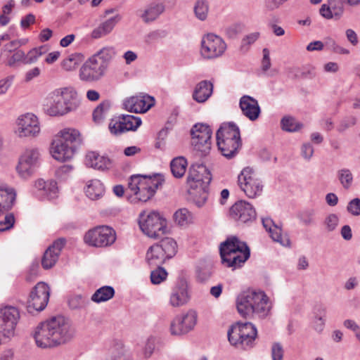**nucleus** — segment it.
<instances>
[{"label":"nucleus","mask_w":360,"mask_h":360,"mask_svg":"<svg viewBox=\"0 0 360 360\" xmlns=\"http://www.w3.org/2000/svg\"><path fill=\"white\" fill-rule=\"evenodd\" d=\"M74 330L63 316H54L41 322L34 329V338L38 347L54 348L70 341Z\"/></svg>","instance_id":"f257e3e1"},{"label":"nucleus","mask_w":360,"mask_h":360,"mask_svg":"<svg viewBox=\"0 0 360 360\" xmlns=\"http://www.w3.org/2000/svg\"><path fill=\"white\" fill-rule=\"evenodd\" d=\"M236 308L244 318L264 319L270 315L272 302L264 291L248 290L237 297Z\"/></svg>","instance_id":"f03ea898"},{"label":"nucleus","mask_w":360,"mask_h":360,"mask_svg":"<svg viewBox=\"0 0 360 360\" xmlns=\"http://www.w3.org/2000/svg\"><path fill=\"white\" fill-rule=\"evenodd\" d=\"M116 54L112 46H105L89 58L82 65L79 77L82 81L94 82L101 79L109 65L111 60Z\"/></svg>","instance_id":"7ed1b4c3"},{"label":"nucleus","mask_w":360,"mask_h":360,"mask_svg":"<svg viewBox=\"0 0 360 360\" xmlns=\"http://www.w3.org/2000/svg\"><path fill=\"white\" fill-rule=\"evenodd\" d=\"M77 91L71 86L56 89L49 94L44 110L49 116H63L77 108Z\"/></svg>","instance_id":"20e7f679"},{"label":"nucleus","mask_w":360,"mask_h":360,"mask_svg":"<svg viewBox=\"0 0 360 360\" xmlns=\"http://www.w3.org/2000/svg\"><path fill=\"white\" fill-rule=\"evenodd\" d=\"M212 180V176L203 165H193L188 171L187 184L191 195L200 194V197L194 198L195 205L200 207L204 205L207 198V189Z\"/></svg>","instance_id":"39448f33"},{"label":"nucleus","mask_w":360,"mask_h":360,"mask_svg":"<svg viewBox=\"0 0 360 360\" xmlns=\"http://www.w3.org/2000/svg\"><path fill=\"white\" fill-rule=\"evenodd\" d=\"M221 262L227 267L236 269L241 266L250 255L247 244L236 236H231L219 247Z\"/></svg>","instance_id":"423d86ee"},{"label":"nucleus","mask_w":360,"mask_h":360,"mask_svg":"<svg viewBox=\"0 0 360 360\" xmlns=\"http://www.w3.org/2000/svg\"><path fill=\"white\" fill-rule=\"evenodd\" d=\"M165 179L160 174L153 175H132L128 183V188L141 202L151 199L156 191L162 186Z\"/></svg>","instance_id":"0eeeda50"},{"label":"nucleus","mask_w":360,"mask_h":360,"mask_svg":"<svg viewBox=\"0 0 360 360\" xmlns=\"http://www.w3.org/2000/svg\"><path fill=\"white\" fill-rule=\"evenodd\" d=\"M217 144L222 155L228 159L234 157L241 146L238 127L233 123H224L217 131Z\"/></svg>","instance_id":"6e6552de"},{"label":"nucleus","mask_w":360,"mask_h":360,"mask_svg":"<svg viewBox=\"0 0 360 360\" xmlns=\"http://www.w3.org/2000/svg\"><path fill=\"white\" fill-rule=\"evenodd\" d=\"M227 335L231 345L239 349H247L254 346L257 330L250 322H238L230 327Z\"/></svg>","instance_id":"1a4fd4ad"},{"label":"nucleus","mask_w":360,"mask_h":360,"mask_svg":"<svg viewBox=\"0 0 360 360\" xmlns=\"http://www.w3.org/2000/svg\"><path fill=\"white\" fill-rule=\"evenodd\" d=\"M139 224L143 233L150 238L155 239L166 233V219L157 212L141 213Z\"/></svg>","instance_id":"9d476101"},{"label":"nucleus","mask_w":360,"mask_h":360,"mask_svg":"<svg viewBox=\"0 0 360 360\" xmlns=\"http://www.w3.org/2000/svg\"><path fill=\"white\" fill-rule=\"evenodd\" d=\"M41 153L38 148L29 147L19 157L16 172L22 179L31 177L40 165Z\"/></svg>","instance_id":"9b49d317"},{"label":"nucleus","mask_w":360,"mask_h":360,"mask_svg":"<svg viewBox=\"0 0 360 360\" xmlns=\"http://www.w3.org/2000/svg\"><path fill=\"white\" fill-rule=\"evenodd\" d=\"M240 188L250 198L259 196L263 191V184L255 171L250 167H245L238 176Z\"/></svg>","instance_id":"f8f14e48"},{"label":"nucleus","mask_w":360,"mask_h":360,"mask_svg":"<svg viewBox=\"0 0 360 360\" xmlns=\"http://www.w3.org/2000/svg\"><path fill=\"white\" fill-rule=\"evenodd\" d=\"M41 132L39 118L33 113L20 115L16 120L15 134L19 138H35Z\"/></svg>","instance_id":"ddd939ff"},{"label":"nucleus","mask_w":360,"mask_h":360,"mask_svg":"<svg viewBox=\"0 0 360 360\" xmlns=\"http://www.w3.org/2000/svg\"><path fill=\"white\" fill-rule=\"evenodd\" d=\"M115 231L107 226H101L89 230L86 233L84 242L94 247H106L115 241Z\"/></svg>","instance_id":"4468645a"},{"label":"nucleus","mask_w":360,"mask_h":360,"mask_svg":"<svg viewBox=\"0 0 360 360\" xmlns=\"http://www.w3.org/2000/svg\"><path fill=\"white\" fill-rule=\"evenodd\" d=\"M226 44L221 37L212 33L203 36L201 41V56L206 59H212L223 55Z\"/></svg>","instance_id":"2eb2a0df"},{"label":"nucleus","mask_w":360,"mask_h":360,"mask_svg":"<svg viewBox=\"0 0 360 360\" xmlns=\"http://www.w3.org/2000/svg\"><path fill=\"white\" fill-rule=\"evenodd\" d=\"M212 129L204 124H195L191 130V144L194 149L206 154L211 148Z\"/></svg>","instance_id":"dca6fc26"},{"label":"nucleus","mask_w":360,"mask_h":360,"mask_svg":"<svg viewBox=\"0 0 360 360\" xmlns=\"http://www.w3.org/2000/svg\"><path fill=\"white\" fill-rule=\"evenodd\" d=\"M20 319L18 309L12 306L0 309V334L7 338L15 335V330Z\"/></svg>","instance_id":"f3484780"},{"label":"nucleus","mask_w":360,"mask_h":360,"mask_svg":"<svg viewBox=\"0 0 360 360\" xmlns=\"http://www.w3.org/2000/svg\"><path fill=\"white\" fill-rule=\"evenodd\" d=\"M50 295L48 285L44 282H39L32 289L27 302V311L30 313L40 311L46 307Z\"/></svg>","instance_id":"a211bd4d"},{"label":"nucleus","mask_w":360,"mask_h":360,"mask_svg":"<svg viewBox=\"0 0 360 360\" xmlns=\"http://www.w3.org/2000/svg\"><path fill=\"white\" fill-rule=\"evenodd\" d=\"M195 311L188 310L186 314L176 316L171 322L170 332L174 335L186 334L193 330L197 323Z\"/></svg>","instance_id":"6ab92c4d"},{"label":"nucleus","mask_w":360,"mask_h":360,"mask_svg":"<svg viewBox=\"0 0 360 360\" xmlns=\"http://www.w3.org/2000/svg\"><path fill=\"white\" fill-rule=\"evenodd\" d=\"M141 120L139 117L130 115H122L112 118L109 123V130L114 135H119L128 131H135L141 125Z\"/></svg>","instance_id":"aec40b11"},{"label":"nucleus","mask_w":360,"mask_h":360,"mask_svg":"<svg viewBox=\"0 0 360 360\" xmlns=\"http://www.w3.org/2000/svg\"><path fill=\"white\" fill-rule=\"evenodd\" d=\"M191 293L186 280H179L171 290L169 304L172 307H181L188 303Z\"/></svg>","instance_id":"412c9836"},{"label":"nucleus","mask_w":360,"mask_h":360,"mask_svg":"<svg viewBox=\"0 0 360 360\" xmlns=\"http://www.w3.org/2000/svg\"><path fill=\"white\" fill-rule=\"evenodd\" d=\"M230 216L233 220L245 224L255 219L256 211L250 203L240 200L231 207Z\"/></svg>","instance_id":"4be33fe9"},{"label":"nucleus","mask_w":360,"mask_h":360,"mask_svg":"<svg viewBox=\"0 0 360 360\" xmlns=\"http://www.w3.org/2000/svg\"><path fill=\"white\" fill-rule=\"evenodd\" d=\"M155 103L153 97L147 94L131 96L124 100V108L127 111L143 113L148 111Z\"/></svg>","instance_id":"5701e85b"},{"label":"nucleus","mask_w":360,"mask_h":360,"mask_svg":"<svg viewBox=\"0 0 360 360\" xmlns=\"http://www.w3.org/2000/svg\"><path fill=\"white\" fill-rule=\"evenodd\" d=\"M65 243V239L60 238L47 248L41 259V265L44 269H51L56 264Z\"/></svg>","instance_id":"b1692460"},{"label":"nucleus","mask_w":360,"mask_h":360,"mask_svg":"<svg viewBox=\"0 0 360 360\" xmlns=\"http://www.w3.org/2000/svg\"><path fill=\"white\" fill-rule=\"evenodd\" d=\"M77 150L62 141L54 137L50 148L52 157L59 162H66L71 160Z\"/></svg>","instance_id":"393cba45"},{"label":"nucleus","mask_w":360,"mask_h":360,"mask_svg":"<svg viewBox=\"0 0 360 360\" xmlns=\"http://www.w3.org/2000/svg\"><path fill=\"white\" fill-rule=\"evenodd\" d=\"M262 221L264 228L269 233L270 237L274 241L279 243L283 246H289L290 245V240L288 235L283 233L280 225L275 224L269 217L263 218Z\"/></svg>","instance_id":"a878e982"},{"label":"nucleus","mask_w":360,"mask_h":360,"mask_svg":"<svg viewBox=\"0 0 360 360\" xmlns=\"http://www.w3.org/2000/svg\"><path fill=\"white\" fill-rule=\"evenodd\" d=\"M240 108L243 114L250 120H256L261 112L258 102L250 96H243L240 99Z\"/></svg>","instance_id":"bb28decb"},{"label":"nucleus","mask_w":360,"mask_h":360,"mask_svg":"<svg viewBox=\"0 0 360 360\" xmlns=\"http://www.w3.org/2000/svg\"><path fill=\"white\" fill-rule=\"evenodd\" d=\"M54 137L70 146H73L76 150L82 144L83 141L80 132L75 128H64L60 130Z\"/></svg>","instance_id":"cd10ccee"},{"label":"nucleus","mask_w":360,"mask_h":360,"mask_svg":"<svg viewBox=\"0 0 360 360\" xmlns=\"http://www.w3.org/2000/svg\"><path fill=\"white\" fill-rule=\"evenodd\" d=\"M85 162L88 167L102 171L108 169L111 166V160L108 157L94 151L86 154Z\"/></svg>","instance_id":"c85d7f7f"},{"label":"nucleus","mask_w":360,"mask_h":360,"mask_svg":"<svg viewBox=\"0 0 360 360\" xmlns=\"http://www.w3.org/2000/svg\"><path fill=\"white\" fill-rule=\"evenodd\" d=\"M34 187L40 193L39 195L49 200L54 199L57 197L58 192L57 183L53 180L45 181L40 179L35 181Z\"/></svg>","instance_id":"c756f323"},{"label":"nucleus","mask_w":360,"mask_h":360,"mask_svg":"<svg viewBox=\"0 0 360 360\" xmlns=\"http://www.w3.org/2000/svg\"><path fill=\"white\" fill-rule=\"evenodd\" d=\"M15 198L16 193L13 188L0 185V214L13 207Z\"/></svg>","instance_id":"7c9ffc66"},{"label":"nucleus","mask_w":360,"mask_h":360,"mask_svg":"<svg viewBox=\"0 0 360 360\" xmlns=\"http://www.w3.org/2000/svg\"><path fill=\"white\" fill-rule=\"evenodd\" d=\"M121 17L119 15H116L115 16L106 20L93 30L91 37L93 39H99L106 36L112 31L115 26L118 23Z\"/></svg>","instance_id":"2f4dec72"},{"label":"nucleus","mask_w":360,"mask_h":360,"mask_svg":"<svg viewBox=\"0 0 360 360\" xmlns=\"http://www.w3.org/2000/svg\"><path fill=\"white\" fill-rule=\"evenodd\" d=\"M212 91L213 85L210 82L201 81L195 88L193 98L198 103H204L211 96Z\"/></svg>","instance_id":"473e14b6"},{"label":"nucleus","mask_w":360,"mask_h":360,"mask_svg":"<svg viewBox=\"0 0 360 360\" xmlns=\"http://www.w3.org/2000/svg\"><path fill=\"white\" fill-rule=\"evenodd\" d=\"M84 192L89 199L96 200L104 195L105 187L100 180L92 179L87 181Z\"/></svg>","instance_id":"72a5a7b5"},{"label":"nucleus","mask_w":360,"mask_h":360,"mask_svg":"<svg viewBox=\"0 0 360 360\" xmlns=\"http://www.w3.org/2000/svg\"><path fill=\"white\" fill-rule=\"evenodd\" d=\"M108 350L111 360H131L123 343L120 340L112 341Z\"/></svg>","instance_id":"f704fd0d"},{"label":"nucleus","mask_w":360,"mask_h":360,"mask_svg":"<svg viewBox=\"0 0 360 360\" xmlns=\"http://www.w3.org/2000/svg\"><path fill=\"white\" fill-rule=\"evenodd\" d=\"M146 261L150 266H159L167 259L158 244L152 245L146 252Z\"/></svg>","instance_id":"c9c22d12"},{"label":"nucleus","mask_w":360,"mask_h":360,"mask_svg":"<svg viewBox=\"0 0 360 360\" xmlns=\"http://www.w3.org/2000/svg\"><path fill=\"white\" fill-rule=\"evenodd\" d=\"M165 7L161 4L150 5L141 15V18L146 22H150L156 20L163 13Z\"/></svg>","instance_id":"e433bc0d"},{"label":"nucleus","mask_w":360,"mask_h":360,"mask_svg":"<svg viewBox=\"0 0 360 360\" xmlns=\"http://www.w3.org/2000/svg\"><path fill=\"white\" fill-rule=\"evenodd\" d=\"M157 244L160 249H162V252L167 259L173 257L177 252L176 242L172 238H165Z\"/></svg>","instance_id":"4c0bfd02"},{"label":"nucleus","mask_w":360,"mask_h":360,"mask_svg":"<svg viewBox=\"0 0 360 360\" xmlns=\"http://www.w3.org/2000/svg\"><path fill=\"white\" fill-rule=\"evenodd\" d=\"M115 295V290L111 286H103L98 288L91 296V300L96 303L106 302Z\"/></svg>","instance_id":"58836bf2"},{"label":"nucleus","mask_w":360,"mask_h":360,"mask_svg":"<svg viewBox=\"0 0 360 360\" xmlns=\"http://www.w3.org/2000/svg\"><path fill=\"white\" fill-rule=\"evenodd\" d=\"M336 176L343 188L348 190L352 187L354 182V175L349 169L343 167L338 169Z\"/></svg>","instance_id":"ea45409f"},{"label":"nucleus","mask_w":360,"mask_h":360,"mask_svg":"<svg viewBox=\"0 0 360 360\" xmlns=\"http://www.w3.org/2000/svg\"><path fill=\"white\" fill-rule=\"evenodd\" d=\"M187 165V160L183 157L173 159L170 163V168L174 176L181 178L186 171Z\"/></svg>","instance_id":"a19ab883"},{"label":"nucleus","mask_w":360,"mask_h":360,"mask_svg":"<svg viewBox=\"0 0 360 360\" xmlns=\"http://www.w3.org/2000/svg\"><path fill=\"white\" fill-rule=\"evenodd\" d=\"M83 56L81 53H74L69 55L61 63L62 68L66 71L75 70L82 63Z\"/></svg>","instance_id":"79ce46f5"},{"label":"nucleus","mask_w":360,"mask_h":360,"mask_svg":"<svg viewBox=\"0 0 360 360\" xmlns=\"http://www.w3.org/2000/svg\"><path fill=\"white\" fill-rule=\"evenodd\" d=\"M110 103L105 101L101 103L93 112V119L95 122L100 123L105 117L109 109Z\"/></svg>","instance_id":"37998d69"},{"label":"nucleus","mask_w":360,"mask_h":360,"mask_svg":"<svg viewBox=\"0 0 360 360\" xmlns=\"http://www.w3.org/2000/svg\"><path fill=\"white\" fill-rule=\"evenodd\" d=\"M281 127L284 131L295 132L299 131L302 127V124L297 122L292 117H284L281 122Z\"/></svg>","instance_id":"c03bdc74"},{"label":"nucleus","mask_w":360,"mask_h":360,"mask_svg":"<svg viewBox=\"0 0 360 360\" xmlns=\"http://www.w3.org/2000/svg\"><path fill=\"white\" fill-rule=\"evenodd\" d=\"M175 221L180 226L187 225L192 222V214L186 208L178 210L174 214Z\"/></svg>","instance_id":"a18cd8bd"},{"label":"nucleus","mask_w":360,"mask_h":360,"mask_svg":"<svg viewBox=\"0 0 360 360\" xmlns=\"http://www.w3.org/2000/svg\"><path fill=\"white\" fill-rule=\"evenodd\" d=\"M209 11V5L205 0H198L194 6V12L197 18L205 20L207 18Z\"/></svg>","instance_id":"49530a36"},{"label":"nucleus","mask_w":360,"mask_h":360,"mask_svg":"<svg viewBox=\"0 0 360 360\" xmlns=\"http://www.w3.org/2000/svg\"><path fill=\"white\" fill-rule=\"evenodd\" d=\"M158 267L151 271L150 281L153 284L158 285L166 280L167 277V271L162 266Z\"/></svg>","instance_id":"de8ad7c7"},{"label":"nucleus","mask_w":360,"mask_h":360,"mask_svg":"<svg viewBox=\"0 0 360 360\" xmlns=\"http://www.w3.org/2000/svg\"><path fill=\"white\" fill-rule=\"evenodd\" d=\"M155 339L153 338H148L141 349L139 351V356L146 359L150 358L155 349Z\"/></svg>","instance_id":"09e8293b"},{"label":"nucleus","mask_w":360,"mask_h":360,"mask_svg":"<svg viewBox=\"0 0 360 360\" xmlns=\"http://www.w3.org/2000/svg\"><path fill=\"white\" fill-rule=\"evenodd\" d=\"M42 46L34 48L28 51L27 54L25 53L24 64H32L35 63L38 58L44 53Z\"/></svg>","instance_id":"8fccbe9b"},{"label":"nucleus","mask_w":360,"mask_h":360,"mask_svg":"<svg viewBox=\"0 0 360 360\" xmlns=\"http://www.w3.org/2000/svg\"><path fill=\"white\" fill-rule=\"evenodd\" d=\"M326 309L323 307H320L317 309L316 314L314 320V328L317 331H322L325 325V319Z\"/></svg>","instance_id":"3c124183"},{"label":"nucleus","mask_w":360,"mask_h":360,"mask_svg":"<svg viewBox=\"0 0 360 360\" xmlns=\"http://www.w3.org/2000/svg\"><path fill=\"white\" fill-rule=\"evenodd\" d=\"M356 123V118L354 116H348L342 118L338 124L336 129L340 133H343L349 128L354 126Z\"/></svg>","instance_id":"603ef678"},{"label":"nucleus","mask_w":360,"mask_h":360,"mask_svg":"<svg viewBox=\"0 0 360 360\" xmlns=\"http://www.w3.org/2000/svg\"><path fill=\"white\" fill-rule=\"evenodd\" d=\"M314 215L315 212L314 210L307 209L302 211L299 214L298 218L304 225L310 226L314 224Z\"/></svg>","instance_id":"864d4df0"},{"label":"nucleus","mask_w":360,"mask_h":360,"mask_svg":"<svg viewBox=\"0 0 360 360\" xmlns=\"http://www.w3.org/2000/svg\"><path fill=\"white\" fill-rule=\"evenodd\" d=\"M212 265L202 264L197 270V278L201 282L207 281L212 276Z\"/></svg>","instance_id":"5fc2aeb1"},{"label":"nucleus","mask_w":360,"mask_h":360,"mask_svg":"<svg viewBox=\"0 0 360 360\" xmlns=\"http://www.w3.org/2000/svg\"><path fill=\"white\" fill-rule=\"evenodd\" d=\"M271 356L272 360H283L284 349L281 342H273L271 346Z\"/></svg>","instance_id":"6e6d98bb"},{"label":"nucleus","mask_w":360,"mask_h":360,"mask_svg":"<svg viewBox=\"0 0 360 360\" xmlns=\"http://www.w3.org/2000/svg\"><path fill=\"white\" fill-rule=\"evenodd\" d=\"M346 210L347 212L353 217L360 216V198H354L349 200Z\"/></svg>","instance_id":"4d7b16f0"},{"label":"nucleus","mask_w":360,"mask_h":360,"mask_svg":"<svg viewBox=\"0 0 360 360\" xmlns=\"http://www.w3.org/2000/svg\"><path fill=\"white\" fill-rule=\"evenodd\" d=\"M339 223V217L336 214H329L324 220L326 229L328 232L333 231L338 226Z\"/></svg>","instance_id":"13d9d810"},{"label":"nucleus","mask_w":360,"mask_h":360,"mask_svg":"<svg viewBox=\"0 0 360 360\" xmlns=\"http://www.w3.org/2000/svg\"><path fill=\"white\" fill-rule=\"evenodd\" d=\"M13 52V53L7 58L6 65L9 67H13L18 62H22L24 63L25 52L20 49Z\"/></svg>","instance_id":"bf43d9fd"},{"label":"nucleus","mask_w":360,"mask_h":360,"mask_svg":"<svg viewBox=\"0 0 360 360\" xmlns=\"http://www.w3.org/2000/svg\"><path fill=\"white\" fill-rule=\"evenodd\" d=\"M15 223L14 215L11 213L7 214L4 219L0 220V231H5L11 229Z\"/></svg>","instance_id":"052dcab7"},{"label":"nucleus","mask_w":360,"mask_h":360,"mask_svg":"<svg viewBox=\"0 0 360 360\" xmlns=\"http://www.w3.org/2000/svg\"><path fill=\"white\" fill-rule=\"evenodd\" d=\"M260 34L258 32L250 33L243 37L242 39L241 46L244 49L245 46H248L255 43L259 37Z\"/></svg>","instance_id":"680f3d73"},{"label":"nucleus","mask_w":360,"mask_h":360,"mask_svg":"<svg viewBox=\"0 0 360 360\" xmlns=\"http://www.w3.org/2000/svg\"><path fill=\"white\" fill-rule=\"evenodd\" d=\"M326 45L329 46L330 49L337 53L340 54H349V51L348 49L340 46L336 42L332 39H328L326 41Z\"/></svg>","instance_id":"e2e57ef3"},{"label":"nucleus","mask_w":360,"mask_h":360,"mask_svg":"<svg viewBox=\"0 0 360 360\" xmlns=\"http://www.w3.org/2000/svg\"><path fill=\"white\" fill-rule=\"evenodd\" d=\"M263 58L262 60V70L264 72H266L269 70L271 67V59H270V53L268 49L264 48L262 50Z\"/></svg>","instance_id":"0e129e2a"},{"label":"nucleus","mask_w":360,"mask_h":360,"mask_svg":"<svg viewBox=\"0 0 360 360\" xmlns=\"http://www.w3.org/2000/svg\"><path fill=\"white\" fill-rule=\"evenodd\" d=\"M314 154V148L309 143H304L301 147V155L307 160H309Z\"/></svg>","instance_id":"69168bd1"},{"label":"nucleus","mask_w":360,"mask_h":360,"mask_svg":"<svg viewBox=\"0 0 360 360\" xmlns=\"http://www.w3.org/2000/svg\"><path fill=\"white\" fill-rule=\"evenodd\" d=\"M13 76H8L0 80V96L5 94L11 87Z\"/></svg>","instance_id":"338daca9"},{"label":"nucleus","mask_w":360,"mask_h":360,"mask_svg":"<svg viewBox=\"0 0 360 360\" xmlns=\"http://www.w3.org/2000/svg\"><path fill=\"white\" fill-rule=\"evenodd\" d=\"M73 170V167L71 165H64L60 166L56 172L58 178L64 179L65 176Z\"/></svg>","instance_id":"774afa93"}]
</instances>
